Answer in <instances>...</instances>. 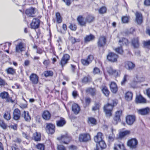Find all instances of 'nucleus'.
<instances>
[{"mask_svg":"<svg viewBox=\"0 0 150 150\" xmlns=\"http://www.w3.org/2000/svg\"><path fill=\"white\" fill-rule=\"evenodd\" d=\"M117 104L116 102L114 100H112L110 103H108L105 105L104 107V111L107 117H109L112 115V112L113 107Z\"/></svg>","mask_w":150,"mask_h":150,"instance_id":"f257e3e1","label":"nucleus"},{"mask_svg":"<svg viewBox=\"0 0 150 150\" xmlns=\"http://www.w3.org/2000/svg\"><path fill=\"white\" fill-rule=\"evenodd\" d=\"M0 97L2 99L6 100L7 102H11V103L14 102L13 101L12 99V98L10 97L8 92L4 91L1 93H0Z\"/></svg>","mask_w":150,"mask_h":150,"instance_id":"f03ea898","label":"nucleus"},{"mask_svg":"<svg viewBox=\"0 0 150 150\" xmlns=\"http://www.w3.org/2000/svg\"><path fill=\"white\" fill-rule=\"evenodd\" d=\"M45 129L48 134H53L55 132V126L52 124L47 123Z\"/></svg>","mask_w":150,"mask_h":150,"instance_id":"7ed1b4c3","label":"nucleus"},{"mask_svg":"<svg viewBox=\"0 0 150 150\" xmlns=\"http://www.w3.org/2000/svg\"><path fill=\"white\" fill-rule=\"evenodd\" d=\"M138 144V141L135 138H132L129 140L127 142L128 146L132 149L136 148Z\"/></svg>","mask_w":150,"mask_h":150,"instance_id":"20e7f679","label":"nucleus"},{"mask_svg":"<svg viewBox=\"0 0 150 150\" xmlns=\"http://www.w3.org/2000/svg\"><path fill=\"white\" fill-rule=\"evenodd\" d=\"M118 57L117 54L113 52L109 53L107 57L108 60L113 62H117Z\"/></svg>","mask_w":150,"mask_h":150,"instance_id":"39448f33","label":"nucleus"},{"mask_svg":"<svg viewBox=\"0 0 150 150\" xmlns=\"http://www.w3.org/2000/svg\"><path fill=\"white\" fill-rule=\"evenodd\" d=\"M106 42V37L103 36H101L98 39L97 42L98 46L99 47H103L105 45Z\"/></svg>","mask_w":150,"mask_h":150,"instance_id":"423d86ee","label":"nucleus"},{"mask_svg":"<svg viewBox=\"0 0 150 150\" xmlns=\"http://www.w3.org/2000/svg\"><path fill=\"white\" fill-rule=\"evenodd\" d=\"M57 139L61 140L62 142L65 144H67L71 139V137L69 136L67 134L62 136L61 137H58Z\"/></svg>","mask_w":150,"mask_h":150,"instance_id":"0eeeda50","label":"nucleus"},{"mask_svg":"<svg viewBox=\"0 0 150 150\" xmlns=\"http://www.w3.org/2000/svg\"><path fill=\"white\" fill-rule=\"evenodd\" d=\"M90 139V136L88 134H81L79 136V139L80 142H86Z\"/></svg>","mask_w":150,"mask_h":150,"instance_id":"6e6552de","label":"nucleus"},{"mask_svg":"<svg viewBox=\"0 0 150 150\" xmlns=\"http://www.w3.org/2000/svg\"><path fill=\"white\" fill-rule=\"evenodd\" d=\"M125 67L128 70H132L135 68V65L132 62L127 61L125 63Z\"/></svg>","mask_w":150,"mask_h":150,"instance_id":"1a4fd4ad","label":"nucleus"},{"mask_svg":"<svg viewBox=\"0 0 150 150\" xmlns=\"http://www.w3.org/2000/svg\"><path fill=\"white\" fill-rule=\"evenodd\" d=\"M25 47L24 44L21 42H19L18 44L16 46L15 51L17 53H20L24 50Z\"/></svg>","mask_w":150,"mask_h":150,"instance_id":"9d476101","label":"nucleus"},{"mask_svg":"<svg viewBox=\"0 0 150 150\" xmlns=\"http://www.w3.org/2000/svg\"><path fill=\"white\" fill-rule=\"evenodd\" d=\"M40 20L38 19L34 18L30 24L31 28L36 29L39 28L40 25Z\"/></svg>","mask_w":150,"mask_h":150,"instance_id":"9b49d317","label":"nucleus"},{"mask_svg":"<svg viewBox=\"0 0 150 150\" xmlns=\"http://www.w3.org/2000/svg\"><path fill=\"white\" fill-rule=\"evenodd\" d=\"M135 120L136 117L134 115H129L126 117V122L129 125H132Z\"/></svg>","mask_w":150,"mask_h":150,"instance_id":"f8f14e48","label":"nucleus"},{"mask_svg":"<svg viewBox=\"0 0 150 150\" xmlns=\"http://www.w3.org/2000/svg\"><path fill=\"white\" fill-rule=\"evenodd\" d=\"M69 58L70 56L68 54H66L64 55L60 63V64L62 67L68 63V61Z\"/></svg>","mask_w":150,"mask_h":150,"instance_id":"ddd939ff","label":"nucleus"},{"mask_svg":"<svg viewBox=\"0 0 150 150\" xmlns=\"http://www.w3.org/2000/svg\"><path fill=\"white\" fill-rule=\"evenodd\" d=\"M29 78L30 80L32 83L37 84L38 83L39 77L36 74H32Z\"/></svg>","mask_w":150,"mask_h":150,"instance_id":"4468645a","label":"nucleus"},{"mask_svg":"<svg viewBox=\"0 0 150 150\" xmlns=\"http://www.w3.org/2000/svg\"><path fill=\"white\" fill-rule=\"evenodd\" d=\"M20 111L18 108L15 109L13 112V119L16 120H19L21 117Z\"/></svg>","mask_w":150,"mask_h":150,"instance_id":"2eb2a0df","label":"nucleus"},{"mask_svg":"<svg viewBox=\"0 0 150 150\" xmlns=\"http://www.w3.org/2000/svg\"><path fill=\"white\" fill-rule=\"evenodd\" d=\"M136 21L138 24H141L143 22V17L142 14L139 12L135 13Z\"/></svg>","mask_w":150,"mask_h":150,"instance_id":"dca6fc26","label":"nucleus"},{"mask_svg":"<svg viewBox=\"0 0 150 150\" xmlns=\"http://www.w3.org/2000/svg\"><path fill=\"white\" fill-rule=\"evenodd\" d=\"M106 147V145L103 140L101 141L96 144V149L95 150H102Z\"/></svg>","mask_w":150,"mask_h":150,"instance_id":"f3484780","label":"nucleus"},{"mask_svg":"<svg viewBox=\"0 0 150 150\" xmlns=\"http://www.w3.org/2000/svg\"><path fill=\"white\" fill-rule=\"evenodd\" d=\"M77 20L79 25L81 26H86L87 22L85 18H84L82 16H80L77 18Z\"/></svg>","mask_w":150,"mask_h":150,"instance_id":"a211bd4d","label":"nucleus"},{"mask_svg":"<svg viewBox=\"0 0 150 150\" xmlns=\"http://www.w3.org/2000/svg\"><path fill=\"white\" fill-rule=\"evenodd\" d=\"M36 9L33 8H30L26 10V14L28 16L33 17L34 16Z\"/></svg>","mask_w":150,"mask_h":150,"instance_id":"6ab92c4d","label":"nucleus"},{"mask_svg":"<svg viewBox=\"0 0 150 150\" xmlns=\"http://www.w3.org/2000/svg\"><path fill=\"white\" fill-rule=\"evenodd\" d=\"M114 149L115 150H125L124 145L121 143L117 142L114 144Z\"/></svg>","mask_w":150,"mask_h":150,"instance_id":"aec40b11","label":"nucleus"},{"mask_svg":"<svg viewBox=\"0 0 150 150\" xmlns=\"http://www.w3.org/2000/svg\"><path fill=\"white\" fill-rule=\"evenodd\" d=\"M62 18L61 17L60 14L59 12H57L55 14V18L53 19V21L54 23L57 22L60 23L62 22Z\"/></svg>","mask_w":150,"mask_h":150,"instance_id":"412c9836","label":"nucleus"},{"mask_svg":"<svg viewBox=\"0 0 150 150\" xmlns=\"http://www.w3.org/2000/svg\"><path fill=\"white\" fill-rule=\"evenodd\" d=\"M132 43L134 48H138L139 45L138 38L137 37L133 38L132 40Z\"/></svg>","mask_w":150,"mask_h":150,"instance_id":"4be33fe9","label":"nucleus"},{"mask_svg":"<svg viewBox=\"0 0 150 150\" xmlns=\"http://www.w3.org/2000/svg\"><path fill=\"white\" fill-rule=\"evenodd\" d=\"M135 101L137 103H146V99L141 95L137 96Z\"/></svg>","mask_w":150,"mask_h":150,"instance_id":"5701e85b","label":"nucleus"},{"mask_svg":"<svg viewBox=\"0 0 150 150\" xmlns=\"http://www.w3.org/2000/svg\"><path fill=\"white\" fill-rule=\"evenodd\" d=\"M111 91L113 93H116L117 91V87L116 83L114 82H112L110 85Z\"/></svg>","mask_w":150,"mask_h":150,"instance_id":"b1692460","label":"nucleus"},{"mask_svg":"<svg viewBox=\"0 0 150 150\" xmlns=\"http://www.w3.org/2000/svg\"><path fill=\"white\" fill-rule=\"evenodd\" d=\"M51 116L50 113L47 110H45L43 112L42 117L45 120H50V118Z\"/></svg>","mask_w":150,"mask_h":150,"instance_id":"393cba45","label":"nucleus"},{"mask_svg":"<svg viewBox=\"0 0 150 150\" xmlns=\"http://www.w3.org/2000/svg\"><path fill=\"white\" fill-rule=\"evenodd\" d=\"M122 111L121 110H117L115 112V116L114 118L115 120L117 122L119 121L120 120V117L122 115Z\"/></svg>","mask_w":150,"mask_h":150,"instance_id":"a878e982","label":"nucleus"},{"mask_svg":"<svg viewBox=\"0 0 150 150\" xmlns=\"http://www.w3.org/2000/svg\"><path fill=\"white\" fill-rule=\"evenodd\" d=\"M72 110L75 114H77L80 110V107L77 104L74 103L72 105Z\"/></svg>","mask_w":150,"mask_h":150,"instance_id":"bb28decb","label":"nucleus"},{"mask_svg":"<svg viewBox=\"0 0 150 150\" xmlns=\"http://www.w3.org/2000/svg\"><path fill=\"white\" fill-rule=\"evenodd\" d=\"M82 82L84 84L90 83L92 81L91 77L89 75L85 76L82 79Z\"/></svg>","mask_w":150,"mask_h":150,"instance_id":"cd10ccee","label":"nucleus"},{"mask_svg":"<svg viewBox=\"0 0 150 150\" xmlns=\"http://www.w3.org/2000/svg\"><path fill=\"white\" fill-rule=\"evenodd\" d=\"M87 23H90L93 22L95 18L94 16L91 14H88L85 18Z\"/></svg>","mask_w":150,"mask_h":150,"instance_id":"c85d7f7f","label":"nucleus"},{"mask_svg":"<svg viewBox=\"0 0 150 150\" xmlns=\"http://www.w3.org/2000/svg\"><path fill=\"white\" fill-rule=\"evenodd\" d=\"M33 136L35 141H39L41 140V135L40 133L35 132L33 133Z\"/></svg>","mask_w":150,"mask_h":150,"instance_id":"c756f323","label":"nucleus"},{"mask_svg":"<svg viewBox=\"0 0 150 150\" xmlns=\"http://www.w3.org/2000/svg\"><path fill=\"white\" fill-rule=\"evenodd\" d=\"M66 121L63 118H61L60 120H57L56 122L57 125L59 127L63 126L66 124Z\"/></svg>","mask_w":150,"mask_h":150,"instance_id":"7c9ffc66","label":"nucleus"},{"mask_svg":"<svg viewBox=\"0 0 150 150\" xmlns=\"http://www.w3.org/2000/svg\"><path fill=\"white\" fill-rule=\"evenodd\" d=\"M102 136V134L101 133H98L97 135L95 136L94 138V140L95 142L97 143L101 141H102V140H103Z\"/></svg>","mask_w":150,"mask_h":150,"instance_id":"2f4dec72","label":"nucleus"},{"mask_svg":"<svg viewBox=\"0 0 150 150\" xmlns=\"http://www.w3.org/2000/svg\"><path fill=\"white\" fill-rule=\"evenodd\" d=\"M23 117H24L25 121H29L30 120L31 117L28 111H23Z\"/></svg>","mask_w":150,"mask_h":150,"instance_id":"473e14b6","label":"nucleus"},{"mask_svg":"<svg viewBox=\"0 0 150 150\" xmlns=\"http://www.w3.org/2000/svg\"><path fill=\"white\" fill-rule=\"evenodd\" d=\"M129 76L127 74H125L123 78L121 83L122 85L124 86L127 82V80L129 79Z\"/></svg>","mask_w":150,"mask_h":150,"instance_id":"72a5a7b5","label":"nucleus"},{"mask_svg":"<svg viewBox=\"0 0 150 150\" xmlns=\"http://www.w3.org/2000/svg\"><path fill=\"white\" fill-rule=\"evenodd\" d=\"M150 110L148 108H146L139 110H138V112L142 115H145L149 112Z\"/></svg>","mask_w":150,"mask_h":150,"instance_id":"f704fd0d","label":"nucleus"},{"mask_svg":"<svg viewBox=\"0 0 150 150\" xmlns=\"http://www.w3.org/2000/svg\"><path fill=\"white\" fill-rule=\"evenodd\" d=\"M3 117L7 121L10 120L11 118L10 111H6L3 115Z\"/></svg>","mask_w":150,"mask_h":150,"instance_id":"c9c22d12","label":"nucleus"},{"mask_svg":"<svg viewBox=\"0 0 150 150\" xmlns=\"http://www.w3.org/2000/svg\"><path fill=\"white\" fill-rule=\"evenodd\" d=\"M95 38V37L92 35L90 34L89 35H86L84 38L85 42H87L93 40Z\"/></svg>","mask_w":150,"mask_h":150,"instance_id":"e433bc0d","label":"nucleus"},{"mask_svg":"<svg viewBox=\"0 0 150 150\" xmlns=\"http://www.w3.org/2000/svg\"><path fill=\"white\" fill-rule=\"evenodd\" d=\"M86 91L91 96H93L96 94V91L95 88H89L87 89Z\"/></svg>","mask_w":150,"mask_h":150,"instance_id":"4c0bfd02","label":"nucleus"},{"mask_svg":"<svg viewBox=\"0 0 150 150\" xmlns=\"http://www.w3.org/2000/svg\"><path fill=\"white\" fill-rule=\"evenodd\" d=\"M102 90L103 93L105 96L107 97L108 96L110 93V92L106 86H102Z\"/></svg>","mask_w":150,"mask_h":150,"instance_id":"58836bf2","label":"nucleus"},{"mask_svg":"<svg viewBox=\"0 0 150 150\" xmlns=\"http://www.w3.org/2000/svg\"><path fill=\"white\" fill-rule=\"evenodd\" d=\"M119 43L121 46L124 44L127 45L128 44V40L125 38H123L120 40L119 41Z\"/></svg>","mask_w":150,"mask_h":150,"instance_id":"ea45409f","label":"nucleus"},{"mask_svg":"<svg viewBox=\"0 0 150 150\" xmlns=\"http://www.w3.org/2000/svg\"><path fill=\"white\" fill-rule=\"evenodd\" d=\"M133 94L131 92H127L125 94V98L128 101L131 100L132 99Z\"/></svg>","mask_w":150,"mask_h":150,"instance_id":"a19ab883","label":"nucleus"},{"mask_svg":"<svg viewBox=\"0 0 150 150\" xmlns=\"http://www.w3.org/2000/svg\"><path fill=\"white\" fill-rule=\"evenodd\" d=\"M130 132L129 130H126L122 132H121L119 133V137L120 138L124 137L126 135L129 134Z\"/></svg>","mask_w":150,"mask_h":150,"instance_id":"79ce46f5","label":"nucleus"},{"mask_svg":"<svg viewBox=\"0 0 150 150\" xmlns=\"http://www.w3.org/2000/svg\"><path fill=\"white\" fill-rule=\"evenodd\" d=\"M6 71L9 74L13 75L16 73V70L12 68L9 67L7 69Z\"/></svg>","mask_w":150,"mask_h":150,"instance_id":"37998d69","label":"nucleus"},{"mask_svg":"<svg viewBox=\"0 0 150 150\" xmlns=\"http://www.w3.org/2000/svg\"><path fill=\"white\" fill-rule=\"evenodd\" d=\"M36 147L39 150H45V146L42 144L39 143L36 145Z\"/></svg>","mask_w":150,"mask_h":150,"instance_id":"c03bdc74","label":"nucleus"},{"mask_svg":"<svg viewBox=\"0 0 150 150\" xmlns=\"http://www.w3.org/2000/svg\"><path fill=\"white\" fill-rule=\"evenodd\" d=\"M0 126L3 129H6L7 126L4 121L0 119Z\"/></svg>","mask_w":150,"mask_h":150,"instance_id":"a18cd8bd","label":"nucleus"},{"mask_svg":"<svg viewBox=\"0 0 150 150\" xmlns=\"http://www.w3.org/2000/svg\"><path fill=\"white\" fill-rule=\"evenodd\" d=\"M107 9L104 6H103L98 9V11L99 13L103 14L105 13L106 12Z\"/></svg>","mask_w":150,"mask_h":150,"instance_id":"49530a36","label":"nucleus"},{"mask_svg":"<svg viewBox=\"0 0 150 150\" xmlns=\"http://www.w3.org/2000/svg\"><path fill=\"white\" fill-rule=\"evenodd\" d=\"M115 51L118 53L120 54H122L123 51L122 48V46L120 45V47H118L115 49Z\"/></svg>","mask_w":150,"mask_h":150,"instance_id":"de8ad7c7","label":"nucleus"},{"mask_svg":"<svg viewBox=\"0 0 150 150\" xmlns=\"http://www.w3.org/2000/svg\"><path fill=\"white\" fill-rule=\"evenodd\" d=\"M81 62L82 64L84 66H87L90 63L86 59H83L81 60Z\"/></svg>","mask_w":150,"mask_h":150,"instance_id":"09e8293b","label":"nucleus"},{"mask_svg":"<svg viewBox=\"0 0 150 150\" xmlns=\"http://www.w3.org/2000/svg\"><path fill=\"white\" fill-rule=\"evenodd\" d=\"M145 48H149L150 45V40L143 42Z\"/></svg>","mask_w":150,"mask_h":150,"instance_id":"8fccbe9b","label":"nucleus"},{"mask_svg":"<svg viewBox=\"0 0 150 150\" xmlns=\"http://www.w3.org/2000/svg\"><path fill=\"white\" fill-rule=\"evenodd\" d=\"M53 75V72L51 71H47L44 72V75L46 77L52 76Z\"/></svg>","mask_w":150,"mask_h":150,"instance_id":"3c124183","label":"nucleus"},{"mask_svg":"<svg viewBox=\"0 0 150 150\" xmlns=\"http://www.w3.org/2000/svg\"><path fill=\"white\" fill-rule=\"evenodd\" d=\"M70 40L72 44H74L76 42H79L80 41L79 39H76L75 38L73 37L70 38Z\"/></svg>","mask_w":150,"mask_h":150,"instance_id":"603ef678","label":"nucleus"},{"mask_svg":"<svg viewBox=\"0 0 150 150\" xmlns=\"http://www.w3.org/2000/svg\"><path fill=\"white\" fill-rule=\"evenodd\" d=\"M88 122L91 123L93 125H95L96 123V121L95 119L93 117L89 118L88 119Z\"/></svg>","mask_w":150,"mask_h":150,"instance_id":"864d4df0","label":"nucleus"},{"mask_svg":"<svg viewBox=\"0 0 150 150\" xmlns=\"http://www.w3.org/2000/svg\"><path fill=\"white\" fill-rule=\"evenodd\" d=\"M122 21L124 23H127L129 21L128 17L126 16H124L122 18Z\"/></svg>","mask_w":150,"mask_h":150,"instance_id":"5fc2aeb1","label":"nucleus"},{"mask_svg":"<svg viewBox=\"0 0 150 150\" xmlns=\"http://www.w3.org/2000/svg\"><path fill=\"white\" fill-rule=\"evenodd\" d=\"M58 150H66V148L63 145H58L57 146Z\"/></svg>","mask_w":150,"mask_h":150,"instance_id":"6e6d98bb","label":"nucleus"},{"mask_svg":"<svg viewBox=\"0 0 150 150\" xmlns=\"http://www.w3.org/2000/svg\"><path fill=\"white\" fill-rule=\"evenodd\" d=\"M86 59L89 62V63L90 64L92 60L93 59V55H89L87 57Z\"/></svg>","mask_w":150,"mask_h":150,"instance_id":"4d7b16f0","label":"nucleus"},{"mask_svg":"<svg viewBox=\"0 0 150 150\" xmlns=\"http://www.w3.org/2000/svg\"><path fill=\"white\" fill-rule=\"evenodd\" d=\"M7 84L5 81L0 77V86H4Z\"/></svg>","mask_w":150,"mask_h":150,"instance_id":"13d9d810","label":"nucleus"},{"mask_svg":"<svg viewBox=\"0 0 150 150\" xmlns=\"http://www.w3.org/2000/svg\"><path fill=\"white\" fill-rule=\"evenodd\" d=\"M69 28L72 30H75L76 29V26L74 24H71L69 26Z\"/></svg>","mask_w":150,"mask_h":150,"instance_id":"bf43d9fd","label":"nucleus"},{"mask_svg":"<svg viewBox=\"0 0 150 150\" xmlns=\"http://www.w3.org/2000/svg\"><path fill=\"white\" fill-rule=\"evenodd\" d=\"M115 138V136L113 133L112 134H110L108 137V139L110 141H112Z\"/></svg>","mask_w":150,"mask_h":150,"instance_id":"052dcab7","label":"nucleus"},{"mask_svg":"<svg viewBox=\"0 0 150 150\" xmlns=\"http://www.w3.org/2000/svg\"><path fill=\"white\" fill-rule=\"evenodd\" d=\"M100 70L97 67L95 68L93 70V73L94 74H98L100 73Z\"/></svg>","mask_w":150,"mask_h":150,"instance_id":"680f3d73","label":"nucleus"},{"mask_svg":"<svg viewBox=\"0 0 150 150\" xmlns=\"http://www.w3.org/2000/svg\"><path fill=\"white\" fill-rule=\"evenodd\" d=\"M144 93L148 97L150 98V88L146 89Z\"/></svg>","mask_w":150,"mask_h":150,"instance_id":"e2e57ef3","label":"nucleus"},{"mask_svg":"<svg viewBox=\"0 0 150 150\" xmlns=\"http://www.w3.org/2000/svg\"><path fill=\"white\" fill-rule=\"evenodd\" d=\"M115 70L113 69L112 68L110 67L108 69L107 71L110 74L112 75Z\"/></svg>","mask_w":150,"mask_h":150,"instance_id":"0e129e2a","label":"nucleus"},{"mask_svg":"<svg viewBox=\"0 0 150 150\" xmlns=\"http://www.w3.org/2000/svg\"><path fill=\"white\" fill-rule=\"evenodd\" d=\"M43 64L46 67H47L50 63V62L49 60H45L43 62Z\"/></svg>","mask_w":150,"mask_h":150,"instance_id":"69168bd1","label":"nucleus"},{"mask_svg":"<svg viewBox=\"0 0 150 150\" xmlns=\"http://www.w3.org/2000/svg\"><path fill=\"white\" fill-rule=\"evenodd\" d=\"M99 105L98 104H96L92 108V110L95 111L99 109Z\"/></svg>","mask_w":150,"mask_h":150,"instance_id":"338daca9","label":"nucleus"},{"mask_svg":"<svg viewBox=\"0 0 150 150\" xmlns=\"http://www.w3.org/2000/svg\"><path fill=\"white\" fill-rule=\"evenodd\" d=\"M76 146L74 145H71L69 148V150H76Z\"/></svg>","mask_w":150,"mask_h":150,"instance_id":"774afa93","label":"nucleus"}]
</instances>
